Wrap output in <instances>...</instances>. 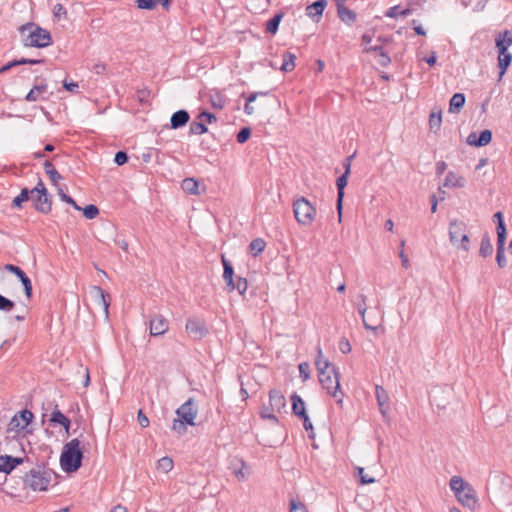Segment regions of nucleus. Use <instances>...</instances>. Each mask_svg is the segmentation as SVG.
I'll return each mask as SVG.
<instances>
[{
  "mask_svg": "<svg viewBox=\"0 0 512 512\" xmlns=\"http://www.w3.org/2000/svg\"><path fill=\"white\" fill-rule=\"evenodd\" d=\"M316 351L315 365L318 371L319 382L322 388L342 407L344 394L340 389L339 369L328 359L324 358L320 345L317 346Z\"/></svg>",
  "mask_w": 512,
  "mask_h": 512,
  "instance_id": "obj_1",
  "label": "nucleus"
},
{
  "mask_svg": "<svg viewBox=\"0 0 512 512\" xmlns=\"http://www.w3.org/2000/svg\"><path fill=\"white\" fill-rule=\"evenodd\" d=\"M39 450L43 453L42 458H36V468H32L23 477L25 487H29L33 491L47 490L52 475H55L52 469L47 468L48 459L51 457L53 450L50 445L42 444Z\"/></svg>",
  "mask_w": 512,
  "mask_h": 512,
  "instance_id": "obj_2",
  "label": "nucleus"
},
{
  "mask_svg": "<svg viewBox=\"0 0 512 512\" xmlns=\"http://www.w3.org/2000/svg\"><path fill=\"white\" fill-rule=\"evenodd\" d=\"M18 30L22 36V43L25 47L42 49L53 43L51 33L35 22H27L21 25Z\"/></svg>",
  "mask_w": 512,
  "mask_h": 512,
  "instance_id": "obj_3",
  "label": "nucleus"
},
{
  "mask_svg": "<svg viewBox=\"0 0 512 512\" xmlns=\"http://www.w3.org/2000/svg\"><path fill=\"white\" fill-rule=\"evenodd\" d=\"M84 451L81 447L80 440L74 438L65 443L60 455V467L68 473L77 472L83 465Z\"/></svg>",
  "mask_w": 512,
  "mask_h": 512,
  "instance_id": "obj_4",
  "label": "nucleus"
},
{
  "mask_svg": "<svg viewBox=\"0 0 512 512\" xmlns=\"http://www.w3.org/2000/svg\"><path fill=\"white\" fill-rule=\"evenodd\" d=\"M177 417L173 420L171 429L182 436L187 432V426H195V419L198 415L197 401L190 397L175 411Z\"/></svg>",
  "mask_w": 512,
  "mask_h": 512,
  "instance_id": "obj_5",
  "label": "nucleus"
},
{
  "mask_svg": "<svg viewBox=\"0 0 512 512\" xmlns=\"http://www.w3.org/2000/svg\"><path fill=\"white\" fill-rule=\"evenodd\" d=\"M450 488L454 492L457 500L465 507L474 509L477 505V495L474 488L459 476H453L450 479Z\"/></svg>",
  "mask_w": 512,
  "mask_h": 512,
  "instance_id": "obj_6",
  "label": "nucleus"
},
{
  "mask_svg": "<svg viewBox=\"0 0 512 512\" xmlns=\"http://www.w3.org/2000/svg\"><path fill=\"white\" fill-rule=\"evenodd\" d=\"M293 212L299 224L310 225L316 215L315 207L305 198L300 197L293 203Z\"/></svg>",
  "mask_w": 512,
  "mask_h": 512,
  "instance_id": "obj_7",
  "label": "nucleus"
},
{
  "mask_svg": "<svg viewBox=\"0 0 512 512\" xmlns=\"http://www.w3.org/2000/svg\"><path fill=\"white\" fill-rule=\"evenodd\" d=\"M359 313L362 316L365 329L371 330L374 333L377 331H384V312L372 308H364L363 310L359 308Z\"/></svg>",
  "mask_w": 512,
  "mask_h": 512,
  "instance_id": "obj_8",
  "label": "nucleus"
},
{
  "mask_svg": "<svg viewBox=\"0 0 512 512\" xmlns=\"http://www.w3.org/2000/svg\"><path fill=\"white\" fill-rule=\"evenodd\" d=\"M362 44L364 46V51L376 52L380 58H384V36L382 34L376 36L375 32H366L362 36ZM379 63L384 65V61L382 59L379 60Z\"/></svg>",
  "mask_w": 512,
  "mask_h": 512,
  "instance_id": "obj_9",
  "label": "nucleus"
},
{
  "mask_svg": "<svg viewBox=\"0 0 512 512\" xmlns=\"http://www.w3.org/2000/svg\"><path fill=\"white\" fill-rule=\"evenodd\" d=\"M34 419V414L28 410L23 409L17 412L8 424V432L19 433L23 431Z\"/></svg>",
  "mask_w": 512,
  "mask_h": 512,
  "instance_id": "obj_10",
  "label": "nucleus"
},
{
  "mask_svg": "<svg viewBox=\"0 0 512 512\" xmlns=\"http://www.w3.org/2000/svg\"><path fill=\"white\" fill-rule=\"evenodd\" d=\"M186 331L194 340H201L208 334L205 322L196 317H190L186 321Z\"/></svg>",
  "mask_w": 512,
  "mask_h": 512,
  "instance_id": "obj_11",
  "label": "nucleus"
},
{
  "mask_svg": "<svg viewBox=\"0 0 512 512\" xmlns=\"http://www.w3.org/2000/svg\"><path fill=\"white\" fill-rule=\"evenodd\" d=\"M4 269L7 272L15 275L19 279V281L23 285V289H24V293H25L26 297L28 299H30L33 294V287H32L31 279L27 276L25 271L22 268H20L19 266L14 265V264H6L4 266Z\"/></svg>",
  "mask_w": 512,
  "mask_h": 512,
  "instance_id": "obj_12",
  "label": "nucleus"
},
{
  "mask_svg": "<svg viewBox=\"0 0 512 512\" xmlns=\"http://www.w3.org/2000/svg\"><path fill=\"white\" fill-rule=\"evenodd\" d=\"M24 462L34 463L31 457L26 456L22 457H13L11 455L0 456V472L5 474L11 473L17 466L21 465Z\"/></svg>",
  "mask_w": 512,
  "mask_h": 512,
  "instance_id": "obj_13",
  "label": "nucleus"
},
{
  "mask_svg": "<svg viewBox=\"0 0 512 512\" xmlns=\"http://www.w3.org/2000/svg\"><path fill=\"white\" fill-rule=\"evenodd\" d=\"M90 295L94 301L103 308L105 316L109 315L110 295L100 286H91Z\"/></svg>",
  "mask_w": 512,
  "mask_h": 512,
  "instance_id": "obj_14",
  "label": "nucleus"
},
{
  "mask_svg": "<svg viewBox=\"0 0 512 512\" xmlns=\"http://www.w3.org/2000/svg\"><path fill=\"white\" fill-rule=\"evenodd\" d=\"M492 137V131L489 129H484L479 134L476 132H471L466 139V143L474 147H483L492 141Z\"/></svg>",
  "mask_w": 512,
  "mask_h": 512,
  "instance_id": "obj_15",
  "label": "nucleus"
},
{
  "mask_svg": "<svg viewBox=\"0 0 512 512\" xmlns=\"http://www.w3.org/2000/svg\"><path fill=\"white\" fill-rule=\"evenodd\" d=\"M169 323L162 315H154L149 321L150 335L153 337L161 336L167 332Z\"/></svg>",
  "mask_w": 512,
  "mask_h": 512,
  "instance_id": "obj_16",
  "label": "nucleus"
},
{
  "mask_svg": "<svg viewBox=\"0 0 512 512\" xmlns=\"http://www.w3.org/2000/svg\"><path fill=\"white\" fill-rule=\"evenodd\" d=\"M349 175L350 174H348V172H344L336 180V187H337L336 209L338 212L339 220H341V218H342L343 198H344V194H345L344 190L348 184Z\"/></svg>",
  "mask_w": 512,
  "mask_h": 512,
  "instance_id": "obj_17",
  "label": "nucleus"
},
{
  "mask_svg": "<svg viewBox=\"0 0 512 512\" xmlns=\"http://www.w3.org/2000/svg\"><path fill=\"white\" fill-rule=\"evenodd\" d=\"M34 209L42 214H48L52 208V195L51 194H34L31 197Z\"/></svg>",
  "mask_w": 512,
  "mask_h": 512,
  "instance_id": "obj_18",
  "label": "nucleus"
},
{
  "mask_svg": "<svg viewBox=\"0 0 512 512\" xmlns=\"http://www.w3.org/2000/svg\"><path fill=\"white\" fill-rule=\"evenodd\" d=\"M466 224L463 221L457 219L452 220L449 224V240L452 245H457L459 238L463 233L466 232Z\"/></svg>",
  "mask_w": 512,
  "mask_h": 512,
  "instance_id": "obj_19",
  "label": "nucleus"
},
{
  "mask_svg": "<svg viewBox=\"0 0 512 512\" xmlns=\"http://www.w3.org/2000/svg\"><path fill=\"white\" fill-rule=\"evenodd\" d=\"M221 262L223 265V280L226 283V288L228 292H232L234 290V268L232 263L225 258L224 255L221 256Z\"/></svg>",
  "mask_w": 512,
  "mask_h": 512,
  "instance_id": "obj_20",
  "label": "nucleus"
},
{
  "mask_svg": "<svg viewBox=\"0 0 512 512\" xmlns=\"http://www.w3.org/2000/svg\"><path fill=\"white\" fill-rule=\"evenodd\" d=\"M190 114L186 109H180L174 112L170 118V128L173 130L180 129L188 124Z\"/></svg>",
  "mask_w": 512,
  "mask_h": 512,
  "instance_id": "obj_21",
  "label": "nucleus"
},
{
  "mask_svg": "<svg viewBox=\"0 0 512 512\" xmlns=\"http://www.w3.org/2000/svg\"><path fill=\"white\" fill-rule=\"evenodd\" d=\"M328 4L327 0H316L306 7V15L318 22Z\"/></svg>",
  "mask_w": 512,
  "mask_h": 512,
  "instance_id": "obj_22",
  "label": "nucleus"
},
{
  "mask_svg": "<svg viewBox=\"0 0 512 512\" xmlns=\"http://www.w3.org/2000/svg\"><path fill=\"white\" fill-rule=\"evenodd\" d=\"M269 405L272 411L279 413L286 408V399L281 391L276 389L269 391Z\"/></svg>",
  "mask_w": 512,
  "mask_h": 512,
  "instance_id": "obj_23",
  "label": "nucleus"
},
{
  "mask_svg": "<svg viewBox=\"0 0 512 512\" xmlns=\"http://www.w3.org/2000/svg\"><path fill=\"white\" fill-rule=\"evenodd\" d=\"M47 91V84L44 79H42L39 83H36L33 88L26 94L25 101L27 102H35L38 100H46L47 98L41 96L43 93Z\"/></svg>",
  "mask_w": 512,
  "mask_h": 512,
  "instance_id": "obj_24",
  "label": "nucleus"
},
{
  "mask_svg": "<svg viewBox=\"0 0 512 512\" xmlns=\"http://www.w3.org/2000/svg\"><path fill=\"white\" fill-rule=\"evenodd\" d=\"M44 59H31V58H20V59H13L6 64H4L2 67H0V74L5 73L9 71L10 69L20 66V65H36V64H42L44 63Z\"/></svg>",
  "mask_w": 512,
  "mask_h": 512,
  "instance_id": "obj_25",
  "label": "nucleus"
},
{
  "mask_svg": "<svg viewBox=\"0 0 512 512\" xmlns=\"http://www.w3.org/2000/svg\"><path fill=\"white\" fill-rule=\"evenodd\" d=\"M336 4L340 20L348 25H352L356 21V13L348 7L344 6L340 0H336Z\"/></svg>",
  "mask_w": 512,
  "mask_h": 512,
  "instance_id": "obj_26",
  "label": "nucleus"
},
{
  "mask_svg": "<svg viewBox=\"0 0 512 512\" xmlns=\"http://www.w3.org/2000/svg\"><path fill=\"white\" fill-rule=\"evenodd\" d=\"M291 403H292V413L296 417H298L299 419H302V418L308 416V414L306 412L305 402L303 401L301 396H299L296 393H293L291 395Z\"/></svg>",
  "mask_w": 512,
  "mask_h": 512,
  "instance_id": "obj_27",
  "label": "nucleus"
},
{
  "mask_svg": "<svg viewBox=\"0 0 512 512\" xmlns=\"http://www.w3.org/2000/svg\"><path fill=\"white\" fill-rule=\"evenodd\" d=\"M269 94H270V91L251 92L247 96H246L245 93H242L241 97H245L246 98V103H245V106H244V112L247 115H252L255 110H254V107L251 105V103H253L257 99L258 96H268Z\"/></svg>",
  "mask_w": 512,
  "mask_h": 512,
  "instance_id": "obj_28",
  "label": "nucleus"
},
{
  "mask_svg": "<svg viewBox=\"0 0 512 512\" xmlns=\"http://www.w3.org/2000/svg\"><path fill=\"white\" fill-rule=\"evenodd\" d=\"M465 184V178L454 173L453 171H449L447 173L444 181V186L446 187L462 188L465 186Z\"/></svg>",
  "mask_w": 512,
  "mask_h": 512,
  "instance_id": "obj_29",
  "label": "nucleus"
},
{
  "mask_svg": "<svg viewBox=\"0 0 512 512\" xmlns=\"http://www.w3.org/2000/svg\"><path fill=\"white\" fill-rule=\"evenodd\" d=\"M43 167H44L45 173L48 175L52 184L58 188L59 187L58 182H59V180L62 179V176L55 169L53 162L50 160H45V162L43 163Z\"/></svg>",
  "mask_w": 512,
  "mask_h": 512,
  "instance_id": "obj_30",
  "label": "nucleus"
},
{
  "mask_svg": "<svg viewBox=\"0 0 512 512\" xmlns=\"http://www.w3.org/2000/svg\"><path fill=\"white\" fill-rule=\"evenodd\" d=\"M496 47L498 50H508L509 46L512 45V31L505 30L502 33H499L495 39Z\"/></svg>",
  "mask_w": 512,
  "mask_h": 512,
  "instance_id": "obj_31",
  "label": "nucleus"
},
{
  "mask_svg": "<svg viewBox=\"0 0 512 512\" xmlns=\"http://www.w3.org/2000/svg\"><path fill=\"white\" fill-rule=\"evenodd\" d=\"M493 253L491 238L488 233H484L481 238L479 255L483 258L490 257Z\"/></svg>",
  "mask_w": 512,
  "mask_h": 512,
  "instance_id": "obj_32",
  "label": "nucleus"
},
{
  "mask_svg": "<svg viewBox=\"0 0 512 512\" xmlns=\"http://www.w3.org/2000/svg\"><path fill=\"white\" fill-rule=\"evenodd\" d=\"M465 95L463 93H455L449 101V112L458 113L464 107Z\"/></svg>",
  "mask_w": 512,
  "mask_h": 512,
  "instance_id": "obj_33",
  "label": "nucleus"
},
{
  "mask_svg": "<svg viewBox=\"0 0 512 512\" xmlns=\"http://www.w3.org/2000/svg\"><path fill=\"white\" fill-rule=\"evenodd\" d=\"M512 54L508 50H498V65L500 68V74H504L511 64Z\"/></svg>",
  "mask_w": 512,
  "mask_h": 512,
  "instance_id": "obj_34",
  "label": "nucleus"
},
{
  "mask_svg": "<svg viewBox=\"0 0 512 512\" xmlns=\"http://www.w3.org/2000/svg\"><path fill=\"white\" fill-rule=\"evenodd\" d=\"M284 16L283 12H277L266 22V32L274 35L279 29L280 22Z\"/></svg>",
  "mask_w": 512,
  "mask_h": 512,
  "instance_id": "obj_35",
  "label": "nucleus"
},
{
  "mask_svg": "<svg viewBox=\"0 0 512 512\" xmlns=\"http://www.w3.org/2000/svg\"><path fill=\"white\" fill-rule=\"evenodd\" d=\"M297 57L294 53H291L289 51H286L284 54H283V62H282V65L280 67V70L282 72H291L294 70L295 68V61H296Z\"/></svg>",
  "mask_w": 512,
  "mask_h": 512,
  "instance_id": "obj_36",
  "label": "nucleus"
},
{
  "mask_svg": "<svg viewBox=\"0 0 512 512\" xmlns=\"http://www.w3.org/2000/svg\"><path fill=\"white\" fill-rule=\"evenodd\" d=\"M31 197H33V191L29 188L25 187L21 190L20 194L17 195L12 201L13 208H22V204L27 202Z\"/></svg>",
  "mask_w": 512,
  "mask_h": 512,
  "instance_id": "obj_37",
  "label": "nucleus"
},
{
  "mask_svg": "<svg viewBox=\"0 0 512 512\" xmlns=\"http://www.w3.org/2000/svg\"><path fill=\"white\" fill-rule=\"evenodd\" d=\"M266 247V242L264 241V239L262 238H255L253 239L249 246H248V250H249V253L254 256V257H257L259 254H261L264 249Z\"/></svg>",
  "mask_w": 512,
  "mask_h": 512,
  "instance_id": "obj_38",
  "label": "nucleus"
},
{
  "mask_svg": "<svg viewBox=\"0 0 512 512\" xmlns=\"http://www.w3.org/2000/svg\"><path fill=\"white\" fill-rule=\"evenodd\" d=\"M181 188L183 191L192 194V195H199V182L195 180L194 178H185L183 179L181 183Z\"/></svg>",
  "mask_w": 512,
  "mask_h": 512,
  "instance_id": "obj_39",
  "label": "nucleus"
},
{
  "mask_svg": "<svg viewBox=\"0 0 512 512\" xmlns=\"http://www.w3.org/2000/svg\"><path fill=\"white\" fill-rule=\"evenodd\" d=\"M442 123V112L439 111H432L429 116V128L430 131L437 133L441 128Z\"/></svg>",
  "mask_w": 512,
  "mask_h": 512,
  "instance_id": "obj_40",
  "label": "nucleus"
},
{
  "mask_svg": "<svg viewBox=\"0 0 512 512\" xmlns=\"http://www.w3.org/2000/svg\"><path fill=\"white\" fill-rule=\"evenodd\" d=\"M411 13L409 8H403L400 5H395L391 7L388 11H386V17L397 18L399 16H407Z\"/></svg>",
  "mask_w": 512,
  "mask_h": 512,
  "instance_id": "obj_41",
  "label": "nucleus"
},
{
  "mask_svg": "<svg viewBox=\"0 0 512 512\" xmlns=\"http://www.w3.org/2000/svg\"><path fill=\"white\" fill-rule=\"evenodd\" d=\"M505 245L496 244V262L499 268H505L507 266V259L505 256Z\"/></svg>",
  "mask_w": 512,
  "mask_h": 512,
  "instance_id": "obj_42",
  "label": "nucleus"
},
{
  "mask_svg": "<svg viewBox=\"0 0 512 512\" xmlns=\"http://www.w3.org/2000/svg\"><path fill=\"white\" fill-rule=\"evenodd\" d=\"M208 132V127L201 121H193L189 126V133L193 135H201Z\"/></svg>",
  "mask_w": 512,
  "mask_h": 512,
  "instance_id": "obj_43",
  "label": "nucleus"
},
{
  "mask_svg": "<svg viewBox=\"0 0 512 512\" xmlns=\"http://www.w3.org/2000/svg\"><path fill=\"white\" fill-rule=\"evenodd\" d=\"M209 102L214 109H223L225 105L224 96L220 92H215L209 97Z\"/></svg>",
  "mask_w": 512,
  "mask_h": 512,
  "instance_id": "obj_44",
  "label": "nucleus"
},
{
  "mask_svg": "<svg viewBox=\"0 0 512 512\" xmlns=\"http://www.w3.org/2000/svg\"><path fill=\"white\" fill-rule=\"evenodd\" d=\"M66 417L67 416L64 415L58 409V405H56L55 408L53 409V411L51 412L49 422H50L51 425L57 426V425L62 424V422H65L64 420L66 419Z\"/></svg>",
  "mask_w": 512,
  "mask_h": 512,
  "instance_id": "obj_45",
  "label": "nucleus"
},
{
  "mask_svg": "<svg viewBox=\"0 0 512 512\" xmlns=\"http://www.w3.org/2000/svg\"><path fill=\"white\" fill-rule=\"evenodd\" d=\"M173 466H174L173 460H172V458H170L168 456L162 457L157 462V469L161 470L165 473H168L169 471H171L173 469Z\"/></svg>",
  "mask_w": 512,
  "mask_h": 512,
  "instance_id": "obj_46",
  "label": "nucleus"
},
{
  "mask_svg": "<svg viewBox=\"0 0 512 512\" xmlns=\"http://www.w3.org/2000/svg\"><path fill=\"white\" fill-rule=\"evenodd\" d=\"M85 218L91 220L99 215V208L94 204H88L84 208H81Z\"/></svg>",
  "mask_w": 512,
  "mask_h": 512,
  "instance_id": "obj_47",
  "label": "nucleus"
},
{
  "mask_svg": "<svg viewBox=\"0 0 512 512\" xmlns=\"http://www.w3.org/2000/svg\"><path fill=\"white\" fill-rule=\"evenodd\" d=\"M497 242L496 244H506L507 229L505 222L496 225Z\"/></svg>",
  "mask_w": 512,
  "mask_h": 512,
  "instance_id": "obj_48",
  "label": "nucleus"
},
{
  "mask_svg": "<svg viewBox=\"0 0 512 512\" xmlns=\"http://www.w3.org/2000/svg\"><path fill=\"white\" fill-rule=\"evenodd\" d=\"M251 134H252V130L250 127H247V126L242 127L236 135V141L239 144H244L245 142H247L250 139Z\"/></svg>",
  "mask_w": 512,
  "mask_h": 512,
  "instance_id": "obj_49",
  "label": "nucleus"
},
{
  "mask_svg": "<svg viewBox=\"0 0 512 512\" xmlns=\"http://www.w3.org/2000/svg\"><path fill=\"white\" fill-rule=\"evenodd\" d=\"M58 195L63 202L71 205L75 210H81V207L76 203V201L70 195L66 194L61 187H58Z\"/></svg>",
  "mask_w": 512,
  "mask_h": 512,
  "instance_id": "obj_50",
  "label": "nucleus"
},
{
  "mask_svg": "<svg viewBox=\"0 0 512 512\" xmlns=\"http://www.w3.org/2000/svg\"><path fill=\"white\" fill-rule=\"evenodd\" d=\"M375 390H376V399L379 407V412L382 416H384V388L380 384H375Z\"/></svg>",
  "mask_w": 512,
  "mask_h": 512,
  "instance_id": "obj_51",
  "label": "nucleus"
},
{
  "mask_svg": "<svg viewBox=\"0 0 512 512\" xmlns=\"http://www.w3.org/2000/svg\"><path fill=\"white\" fill-rule=\"evenodd\" d=\"M150 95L151 91L148 88L138 89L136 91V100L142 105L148 104Z\"/></svg>",
  "mask_w": 512,
  "mask_h": 512,
  "instance_id": "obj_52",
  "label": "nucleus"
},
{
  "mask_svg": "<svg viewBox=\"0 0 512 512\" xmlns=\"http://www.w3.org/2000/svg\"><path fill=\"white\" fill-rule=\"evenodd\" d=\"M136 7L140 10H154L156 6L155 0H135Z\"/></svg>",
  "mask_w": 512,
  "mask_h": 512,
  "instance_id": "obj_53",
  "label": "nucleus"
},
{
  "mask_svg": "<svg viewBox=\"0 0 512 512\" xmlns=\"http://www.w3.org/2000/svg\"><path fill=\"white\" fill-rule=\"evenodd\" d=\"M15 307L14 301L0 294V311L10 312Z\"/></svg>",
  "mask_w": 512,
  "mask_h": 512,
  "instance_id": "obj_54",
  "label": "nucleus"
},
{
  "mask_svg": "<svg viewBox=\"0 0 512 512\" xmlns=\"http://www.w3.org/2000/svg\"><path fill=\"white\" fill-rule=\"evenodd\" d=\"M356 470H357L356 477H359V483L361 485L371 484V483L375 482V479L373 477H369L367 474L364 473V468L357 467Z\"/></svg>",
  "mask_w": 512,
  "mask_h": 512,
  "instance_id": "obj_55",
  "label": "nucleus"
},
{
  "mask_svg": "<svg viewBox=\"0 0 512 512\" xmlns=\"http://www.w3.org/2000/svg\"><path fill=\"white\" fill-rule=\"evenodd\" d=\"M197 119L204 120L208 124H213L217 121V117L214 113L209 112L207 110H202L198 116Z\"/></svg>",
  "mask_w": 512,
  "mask_h": 512,
  "instance_id": "obj_56",
  "label": "nucleus"
},
{
  "mask_svg": "<svg viewBox=\"0 0 512 512\" xmlns=\"http://www.w3.org/2000/svg\"><path fill=\"white\" fill-rule=\"evenodd\" d=\"M299 375L303 382L310 378V366L308 362H302L298 365Z\"/></svg>",
  "mask_w": 512,
  "mask_h": 512,
  "instance_id": "obj_57",
  "label": "nucleus"
},
{
  "mask_svg": "<svg viewBox=\"0 0 512 512\" xmlns=\"http://www.w3.org/2000/svg\"><path fill=\"white\" fill-rule=\"evenodd\" d=\"M53 16L57 20H60L62 18L66 19L67 18L66 8L60 3L56 4L53 8Z\"/></svg>",
  "mask_w": 512,
  "mask_h": 512,
  "instance_id": "obj_58",
  "label": "nucleus"
},
{
  "mask_svg": "<svg viewBox=\"0 0 512 512\" xmlns=\"http://www.w3.org/2000/svg\"><path fill=\"white\" fill-rule=\"evenodd\" d=\"M248 288V282L246 278L238 277L237 282H234V290L237 289L240 295H243Z\"/></svg>",
  "mask_w": 512,
  "mask_h": 512,
  "instance_id": "obj_59",
  "label": "nucleus"
},
{
  "mask_svg": "<svg viewBox=\"0 0 512 512\" xmlns=\"http://www.w3.org/2000/svg\"><path fill=\"white\" fill-rule=\"evenodd\" d=\"M128 160H129V156H128L127 152H125L123 150L117 151L114 156V162L118 166H122V165L126 164L128 162Z\"/></svg>",
  "mask_w": 512,
  "mask_h": 512,
  "instance_id": "obj_60",
  "label": "nucleus"
},
{
  "mask_svg": "<svg viewBox=\"0 0 512 512\" xmlns=\"http://www.w3.org/2000/svg\"><path fill=\"white\" fill-rule=\"evenodd\" d=\"M301 420L303 421L304 429L308 432V437L310 439H314L315 433H314L313 425H312V422L310 421L309 416H306V417L302 418Z\"/></svg>",
  "mask_w": 512,
  "mask_h": 512,
  "instance_id": "obj_61",
  "label": "nucleus"
},
{
  "mask_svg": "<svg viewBox=\"0 0 512 512\" xmlns=\"http://www.w3.org/2000/svg\"><path fill=\"white\" fill-rule=\"evenodd\" d=\"M289 512H307V509L303 503L291 500Z\"/></svg>",
  "mask_w": 512,
  "mask_h": 512,
  "instance_id": "obj_62",
  "label": "nucleus"
},
{
  "mask_svg": "<svg viewBox=\"0 0 512 512\" xmlns=\"http://www.w3.org/2000/svg\"><path fill=\"white\" fill-rule=\"evenodd\" d=\"M469 242H470L469 241V237H468V235L465 232L459 238V241H458V244H457V248L462 249L464 251H468L469 250Z\"/></svg>",
  "mask_w": 512,
  "mask_h": 512,
  "instance_id": "obj_63",
  "label": "nucleus"
},
{
  "mask_svg": "<svg viewBox=\"0 0 512 512\" xmlns=\"http://www.w3.org/2000/svg\"><path fill=\"white\" fill-rule=\"evenodd\" d=\"M30 190L33 191V195L34 194H49V192H48L47 188L45 187L41 178L38 179L36 186Z\"/></svg>",
  "mask_w": 512,
  "mask_h": 512,
  "instance_id": "obj_64",
  "label": "nucleus"
}]
</instances>
